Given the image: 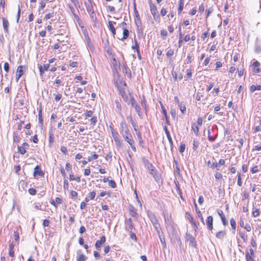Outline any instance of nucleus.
I'll use <instances>...</instances> for the list:
<instances>
[{
  "mask_svg": "<svg viewBox=\"0 0 261 261\" xmlns=\"http://www.w3.org/2000/svg\"><path fill=\"white\" fill-rule=\"evenodd\" d=\"M195 207L196 212L198 217L200 218V219L201 221L202 222V223L203 224H204V219L202 217V214H201V212L200 211V210H199V208H198L197 204L195 203Z\"/></svg>",
  "mask_w": 261,
  "mask_h": 261,
  "instance_id": "16",
  "label": "nucleus"
},
{
  "mask_svg": "<svg viewBox=\"0 0 261 261\" xmlns=\"http://www.w3.org/2000/svg\"><path fill=\"white\" fill-rule=\"evenodd\" d=\"M192 129H193L194 134L197 136H198V133H199V128L196 125V124L194 123L192 124Z\"/></svg>",
  "mask_w": 261,
  "mask_h": 261,
  "instance_id": "26",
  "label": "nucleus"
},
{
  "mask_svg": "<svg viewBox=\"0 0 261 261\" xmlns=\"http://www.w3.org/2000/svg\"><path fill=\"white\" fill-rule=\"evenodd\" d=\"M106 241V238L105 236L100 237V240H97L95 244V247L97 250H100L101 246Z\"/></svg>",
  "mask_w": 261,
  "mask_h": 261,
  "instance_id": "9",
  "label": "nucleus"
},
{
  "mask_svg": "<svg viewBox=\"0 0 261 261\" xmlns=\"http://www.w3.org/2000/svg\"><path fill=\"white\" fill-rule=\"evenodd\" d=\"M193 59V56L191 54H188V56H187V58L186 60V63L187 64H189L191 62H192V60Z\"/></svg>",
  "mask_w": 261,
  "mask_h": 261,
  "instance_id": "47",
  "label": "nucleus"
},
{
  "mask_svg": "<svg viewBox=\"0 0 261 261\" xmlns=\"http://www.w3.org/2000/svg\"><path fill=\"white\" fill-rule=\"evenodd\" d=\"M160 103L161 105V108L162 110L163 113L165 117L166 120H167V119H168L167 112L165 108L163 106V103L161 102H160Z\"/></svg>",
  "mask_w": 261,
  "mask_h": 261,
  "instance_id": "29",
  "label": "nucleus"
},
{
  "mask_svg": "<svg viewBox=\"0 0 261 261\" xmlns=\"http://www.w3.org/2000/svg\"><path fill=\"white\" fill-rule=\"evenodd\" d=\"M136 135H137V137L138 138L139 143L140 144L143 143V139H142V135H141V132H137Z\"/></svg>",
  "mask_w": 261,
  "mask_h": 261,
  "instance_id": "41",
  "label": "nucleus"
},
{
  "mask_svg": "<svg viewBox=\"0 0 261 261\" xmlns=\"http://www.w3.org/2000/svg\"><path fill=\"white\" fill-rule=\"evenodd\" d=\"M85 40L87 43V46L90 49H92L94 48L93 44L92 43L88 35L85 36Z\"/></svg>",
  "mask_w": 261,
  "mask_h": 261,
  "instance_id": "17",
  "label": "nucleus"
},
{
  "mask_svg": "<svg viewBox=\"0 0 261 261\" xmlns=\"http://www.w3.org/2000/svg\"><path fill=\"white\" fill-rule=\"evenodd\" d=\"M186 72H187V76L188 78H190L192 76V70L191 69H187L186 70Z\"/></svg>",
  "mask_w": 261,
  "mask_h": 261,
  "instance_id": "61",
  "label": "nucleus"
},
{
  "mask_svg": "<svg viewBox=\"0 0 261 261\" xmlns=\"http://www.w3.org/2000/svg\"><path fill=\"white\" fill-rule=\"evenodd\" d=\"M4 69L7 73L8 72L9 70V64H8V63H7V62L5 63L4 65Z\"/></svg>",
  "mask_w": 261,
  "mask_h": 261,
  "instance_id": "55",
  "label": "nucleus"
},
{
  "mask_svg": "<svg viewBox=\"0 0 261 261\" xmlns=\"http://www.w3.org/2000/svg\"><path fill=\"white\" fill-rule=\"evenodd\" d=\"M115 103H116V108L118 110V112L121 113L122 109H121V105L120 103L118 101V100H116L115 101Z\"/></svg>",
  "mask_w": 261,
  "mask_h": 261,
  "instance_id": "42",
  "label": "nucleus"
},
{
  "mask_svg": "<svg viewBox=\"0 0 261 261\" xmlns=\"http://www.w3.org/2000/svg\"><path fill=\"white\" fill-rule=\"evenodd\" d=\"M141 105L145 110V113L147 114V106H146V100H145L144 97L143 98V99L141 101Z\"/></svg>",
  "mask_w": 261,
  "mask_h": 261,
  "instance_id": "44",
  "label": "nucleus"
},
{
  "mask_svg": "<svg viewBox=\"0 0 261 261\" xmlns=\"http://www.w3.org/2000/svg\"><path fill=\"white\" fill-rule=\"evenodd\" d=\"M237 184L239 186H242V181L241 179V173L239 172H238V181Z\"/></svg>",
  "mask_w": 261,
  "mask_h": 261,
  "instance_id": "38",
  "label": "nucleus"
},
{
  "mask_svg": "<svg viewBox=\"0 0 261 261\" xmlns=\"http://www.w3.org/2000/svg\"><path fill=\"white\" fill-rule=\"evenodd\" d=\"M54 142V135L52 131L49 132V145L51 146Z\"/></svg>",
  "mask_w": 261,
  "mask_h": 261,
  "instance_id": "23",
  "label": "nucleus"
},
{
  "mask_svg": "<svg viewBox=\"0 0 261 261\" xmlns=\"http://www.w3.org/2000/svg\"><path fill=\"white\" fill-rule=\"evenodd\" d=\"M149 171L150 174L153 176L154 180L159 183L161 181V175L152 164L146 168Z\"/></svg>",
  "mask_w": 261,
  "mask_h": 261,
  "instance_id": "2",
  "label": "nucleus"
},
{
  "mask_svg": "<svg viewBox=\"0 0 261 261\" xmlns=\"http://www.w3.org/2000/svg\"><path fill=\"white\" fill-rule=\"evenodd\" d=\"M256 90H258V91L261 90V86L260 85H252L250 86V91L251 93H253Z\"/></svg>",
  "mask_w": 261,
  "mask_h": 261,
  "instance_id": "21",
  "label": "nucleus"
},
{
  "mask_svg": "<svg viewBox=\"0 0 261 261\" xmlns=\"http://www.w3.org/2000/svg\"><path fill=\"white\" fill-rule=\"evenodd\" d=\"M108 23H109L108 28H109L110 31L115 29V28L113 25V23H115V22H113V21H109Z\"/></svg>",
  "mask_w": 261,
  "mask_h": 261,
  "instance_id": "53",
  "label": "nucleus"
},
{
  "mask_svg": "<svg viewBox=\"0 0 261 261\" xmlns=\"http://www.w3.org/2000/svg\"><path fill=\"white\" fill-rule=\"evenodd\" d=\"M252 191L256 194V196L255 197V199H260V195L258 192H260L259 185H254L252 188Z\"/></svg>",
  "mask_w": 261,
  "mask_h": 261,
  "instance_id": "15",
  "label": "nucleus"
},
{
  "mask_svg": "<svg viewBox=\"0 0 261 261\" xmlns=\"http://www.w3.org/2000/svg\"><path fill=\"white\" fill-rule=\"evenodd\" d=\"M135 23L138 28L141 26V20L138 16V15H136V17L135 19Z\"/></svg>",
  "mask_w": 261,
  "mask_h": 261,
  "instance_id": "35",
  "label": "nucleus"
},
{
  "mask_svg": "<svg viewBox=\"0 0 261 261\" xmlns=\"http://www.w3.org/2000/svg\"><path fill=\"white\" fill-rule=\"evenodd\" d=\"M147 216L149 217L152 224L153 225L154 229L158 232V234H160V231L161 230V227L159 221L156 218L155 215L152 212L148 211L147 212Z\"/></svg>",
  "mask_w": 261,
  "mask_h": 261,
  "instance_id": "1",
  "label": "nucleus"
},
{
  "mask_svg": "<svg viewBox=\"0 0 261 261\" xmlns=\"http://www.w3.org/2000/svg\"><path fill=\"white\" fill-rule=\"evenodd\" d=\"M225 231H220L216 233V236L217 238L222 239L225 237Z\"/></svg>",
  "mask_w": 261,
  "mask_h": 261,
  "instance_id": "27",
  "label": "nucleus"
},
{
  "mask_svg": "<svg viewBox=\"0 0 261 261\" xmlns=\"http://www.w3.org/2000/svg\"><path fill=\"white\" fill-rule=\"evenodd\" d=\"M218 214L220 216L221 220L224 225H226L227 223V221L225 219V216L222 211L220 210L218 212Z\"/></svg>",
  "mask_w": 261,
  "mask_h": 261,
  "instance_id": "20",
  "label": "nucleus"
},
{
  "mask_svg": "<svg viewBox=\"0 0 261 261\" xmlns=\"http://www.w3.org/2000/svg\"><path fill=\"white\" fill-rule=\"evenodd\" d=\"M129 213L130 215L134 218H137L138 216V214L135 211V210L133 206L129 207Z\"/></svg>",
  "mask_w": 261,
  "mask_h": 261,
  "instance_id": "25",
  "label": "nucleus"
},
{
  "mask_svg": "<svg viewBox=\"0 0 261 261\" xmlns=\"http://www.w3.org/2000/svg\"><path fill=\"white\" fill-rule=\"evenodd\" d=\"M239 235L240 237L244 240V242L246 241V240H247V237L246 235H245L244 232H240Z\"/></svg>",
  "mask_w": 261,
  "mask_h": 261,
  "instance_id": "48",
  "label": "nucleus"
},
{
  "mask_svg": "<svg viewBox=\"0 0 261 261\" xmlns=\"http://www.w3.org/2000/svg\"><path fill=\"white\" fill-rule=\"evenodd\" d=\"M149 4L150 6V10L151 13L154 19L156 20L157 18H159L157 8L154 4L152 3L151 0L149 1Z\"/></svg>",
  "mask_w": 261,
  "mask_h": 261,
  "instance_id": "5",
  "label": "nucleus"
},
{
  "mask_svg": "<svg viewBox=\"0 0 261 261\" xmlns=\"http://www.w3.org/2000/svg\"><path fill=\"white\" fill-rule=\"evenodd\" d=\"M112 134L113 137L115 142L116 143V144L118 145L120 144V141L117 137V136L118 135V134L117 133L114 132L113 129H112Z\"/></svg>",
  "mask_w": 261,
  "mask_h": 261,
  "instance_id": "22",
  "label": "nucleus"
},
{
  "mask_svg": "<svg viewBox=\"0 0 261 261\" xmlns=\"http://www.w3.org/2000/svg\"><path fill=\"white\" fill-rule=\"evenodd\" d=\"M129 36V31L126 28H123V37L122 38L120 39L121 40H123L124 39H126Z\"/></svg>",
  "mask_w": 261,
  "mask_h": 261,
  "instance_id": "24",
  "label": "nucleus"
},
{
  "mask_svg": "<svg viewBox=\"0 0 261 261\" xmlns=\"http://www.w3.org/2000/svg\"><path fill=\"white\" fill-rule=\"evenodd\" d=\"M123 72L125 73L128 77H131V73L129 70V69L127 68L126 64H123L122 66Z\"/></svg>",
  "mask_w": 261,
  "mask_h": 261,
  "instance_id": "18",
  "label": "nucleus"
},
{
  "mask_svg": "<svg viewBox=\"0 0 261 261\" xmlns=\"http://www.w3.org/2000/svg\"><path fill=\"white\" fill-rule=\"evenodd\" d=\"M129 128L125 120L123 119L120 123V133L121 135L129 132Z\"/></svg>",
  "mask_w": 261,
  "mask_h": 261,
  "instance_id": "6",
  "label": "nucleus"
},
{
  "mask_svg": "<svg viewBox=\"0 0 261 261\" xmlns=\"http://www.w3.org/2000/svg\"><path fill=\"white\" fill-rule=\"evenodd\" d=\"M87 257L84 254H81L77 257V261H86Z\"/></svg>",
  "mask_w": 261,
  "mask_h": 261,
  "instance_id": "39",
  "label": "nucleus"
},
{
  "mask_svg": "<svg viewBox=\"0 0 261 261\" xmlns=\"http://www.w3.org/2000/svg\"><path fill=\"white\" fill-rule=\"evenodd\" d=\"M3 20V25L4 27V31L6 33H8V26H9V22L8 20L5 17L2 18Z\"/></svg>",
  "mask_w": 261,
  "mask_h": 261,
  "instance_id": "14",
  "label": "nucleus"
},
{
  "mask_svg": "<svg viewBox=\"0 0 261 261\" xmlns=\"http://www.w3.org/2000/svg\"><path fill=\"white\" fill-rule=\"evenodd\" d=\"M54 13H49L47 14L44 17V19L47 20L53 17Z\"/></svg>",
  "mask_w": 261,
  "mask_h": 261,
  "instance_id": "56",
  "label": "nucleus"
},
{
  "mask_svg": "<svg viewBox=\"0 0 261 261\" xmlns=\"http://www.w3.org/2000/svg\"><path fill=\"white\" fill-rule=\"evenodd\" d=\"M124 140L126 141L128 144L134 142L133 136L132 134L130 133V132H126L122 135H121Z\"/></svg>",
  "mask_w": 261,
  "mask_h": 261,
  "instance_id": "10",
  "label": "nucleus"
},
{
  "mask_svg": "<svg viewBox=\"0 0 261 261\" xmlns=\"http://www.w3.org/2000/svg\"><path fill=\"white\" fill-rule=\"evenodd\" d=\"M178 14L179 15L183 10L184 7V0H179L178 2Z\"/></svg>",
  "mask_w": 261,
  "mask_h": 261,
  "instance_id": "19",
  "label": "nucleus"
},
{
  "mask_svg": "<svg viewBox=\"0 0 261 261\" xmlns=\"http://www.w3.org/2000/svg\"><path fill=\"white\" fill-rule=\"evenodd\" d=\"M174 54V50L172 49H170L169 50H168L167 54H166V55L167 57H171L172 56H173Z\"/></svg>",
  "mask_w": 261,
  "mask_h": 261,
  "instance_id": "60",
  "label": "nucleus"
},
{
  "mask_svg": "<svg viewBox=\"0 0 261 261\" xmlns=\"http://www.w3.org/2000/svg\"><path fill=\"white\" fill-rule=\"evenodd\" d=\"M38 119H39V122L42 123L43 122V119H42V116L41 109H40L39 112Z\"/></svg>",
  "mask_w": 261,
  "mask_h": 261,
  "instance_id": "58",
  "label": "nucleus"
},
{
  "mask_svg": "<svg viewBox=\"0 0 261 261\" xmlns=\"http://www.w3.org/2000/svg\"><path fill=\"white\" fill-rule=\"evenodd\" d=\"M85 5L87 12L91 15V17L93 18V15L94 13L93 8V2H85Z\"/></svg>",
  "mask_w": 261,
  "mask_h": 261,
  "instance_id": "7",
  "label": "nucleus"
},
{
  "mask_svg": "<svg viewBox=\"0 0 261 261\" xmlns=\"http://www.w3.org/2000/svg\"><path fill=\"white\" fill-rule=\"evenodd\" d=\"M86 117H90L93 115V112L92 111H87V112L85 114Z\"/></svg>",
  "mask_w": 261,
  "mask_h": 261,
  "instance_id": "62",
  "label": "nucleus"
},
{
  "mask_svg": "<svg viewBox=\"0 0 261 261\" xmlns=\"http://www.w3.org/2000/svg\"><path fill=\"white\" fill-rule=\"evenodd\" d=\"M185 147H186V145L184 143H181L180 144L179 149V151L180 153H182L184 152V151L185 150Z\"/></svg>",
  "mask_w": 261,
  "mask_h": 261,
  "instance_id": "52",
  "label": "nucleus"
},
{
  "mask_svg": "<svg viewBox=\"0 0 261 261\" xmlns=\"http://www.w3.org/2000/svg\"><path fill=\"white\" fill-rule=\"evenodd\" d=\"M67 7L71 12L72 15L75 13V10L73 6H71L70 4H68Z\"/></svg>",
  "mask_w": 261,
  "mask_h": 261,
  "instance_id": "59",
  "label": "nucleus"
},
{
  "mask_svg": "<svg viewBox=\"0 0 261 261\" xmlns=\"http://www.w3.org/2000/svg\"><path fill=\"white\" fill-rule=\"evenodd\" d=\"M61 151L64 154H66L67 153V148L64 146H61Z\"/></svg>",
  "mask_w": 261,
  "mask_h": 261,
  "instance_id": "63",
  "label": "nucleus"
},
{
  "mask_svg": "<svg viewBox=\"0 0 261 261\" xmlns=\"http://www.w3.org/2000/svg\"><path fill=\"white\" fill-rule=\"evenodd\" d=\"M90 121H91V124H93V125H95V123L97 122V117L96 116H94V117H92L91 119H90Z\"/></svg>",
  "mask_w": 261,
  "mask_h": 261,
  "instance_id": "57",
  "label": "nucleus"
},
{
  "mask_svg": "<svg viewBox=\"0 0 261 261\" xmlns=\"http://www.w3.org/2000/svg\"><path fill=\"white\" fill-rule=\"evenodd\" d=\"M179 108V109L181 111V112L184 114L185 113L186 111V106L182 103H180L179 105L178 106Z\"/></svg>",
  "mask_w": 261,
  "mask_h": 261,
  "instance_id": "36",
  "label": "nucleus"
},
{
  "mask_svg": "<svg viewBox=\"0 0 261 261\" xmlns=\"http://www.w3.org/2000/svg\"><path fill=\"white\" fill-rule=\"evenodd\" d=\"M179 41H178V46H179V47H180L181 46V44H182V37H183V34L181 31V29L179 28Z\"/></svg>",
  "mask_w": 261,
  "mask_h": 261,
  "instance_id": "32",
  "label": "nucleus"
},
{
  "mask_svg": "<svg viewBox=\"0 0 261 261\" xmlns=\"http://www.w3.org/2000/svg\"><path fill=\"white\" fill-rule=\"evenodd\" d=\"M23 74V66H19L17 69L16 74V80L17 82L19 80V79L21 77V76Z\"/></svg>",
  "mask_w": 261,
  "mask_h": 261,
  "instance_id": "11",
  "label": "nucleus"
},
{
  "mask_svg": "<svg viewBox=\"0 0 261 261\" xmlns=\"http://www.w3.org/2000/svg\"><path fill=\"white\" fill-rule=\"evenodd\" d=\"M243 143V139H239L236 141V145L238 146V147L240 148H241L242 147Z\"/></svg>",
  "mask_w": 261,
  "mask_h": 261,
  "instance_id": "30",
  "label": "nucleus"
},
{
  "mask_svg": "<svg viewBox=\"0 0 261 261\" xmlns=\"http://www.w3.org/2000/svg\"><path fill=\"white\" fill-rule=\"evenodd\" d=\"M142 161L146 168H147L148 166L152 164L147 159L144 157L142 158Z\"/></svg>",
  "mask_w": 261,
  "mask_h": 261,
  "instance_id": "33",
  "label": "nucleus"
},
{
  "mask_svg": "<svg viewBox=\"0 0 261 261\" xmlns=\"http://www.w3.org/2000/svg\"><path fill=\"white\" fill-rule=\"evenodd\" d=\"M186 242L189 243V246L196 248L197 247V243L195 239L189 233L186 232L185 236Z\"/></svg>",
  "mask_w": 261,
  "mask_h": 261,
  "instance_id": "4",
  "label": "nucleus"
},
{
  "mask_svg": "<svg viewBox=\"0 0 261 261\" xmlns=\"http://www.w3.org/2000/svg\"><path fill=\"white\" fill-rule=\"evenodd\" d=\"M135 44L134 46H132V49H136L138 54H139V45L137 42V41L135 39Z\"/></svg>",
  "mask_w": 261,
  "mask_h": 261,
  "instance_id": "37",
  "label": "nucleus"
},
{
  "mask_svg": "<svg viewBox=\"0 0 261 261\" xmlns=\"http://www.w3.org/2000/svg\"><path fill=\"white\" fill-rule=\"evenodd\" d=\"M192 225L194 228L195 235L196 236L198 233V226L195 221H192Z\"/></svg>",
  "mask_w": 261,
  "mask_h": 261,
  "instance_id": "43",
  "label": "nucleus"
},
{
  "mask_svg": "<svg viewBox=\"0 0 261 261\" xmlns=\"http://www.w3.org/2000/svg\"><path fill=\"white\" fill-rule=\"evenodd\" d=\"M37 175L43 176L44 175L43 172L40 169L39 165H37L34 168V176L36 177Z\"/></svg>",
  "mask_w": 261,
  "mask_h": 261,
  "instance_id": "12",
  "label": "nucleus"
},
{
  "mask_svg": "<svg viewBox=\"0 0 261 261\" xmlns=\"http://www.w3.org/2000/svg\"><path fill=\"white\" fill-rule=\"evenodd\" d=\"M125 223L129 226V228L130 229H133L134 228V226L133 224L132 221L130 218L126 219L125 221Z\"/></svg>",
  "mask_w": 261,
  "mask_h": 261,
  "instance_id": "31",
  "label": "nucleus"
},
{
  "mask_svg": "<svg viewBox=\"0 0 261 261\" xmlns=\"http://www.w3.org/2000/svg\"><path fill=\"white\" fill-rule=\"evenodd\" d=\"M109 185L113 188L116 187V184L115 181L113 180H110L109 181Z\"/></svg>",
  "mask_w": 261,
  "mask_h": 261,
  "instance_id": "51",
  "label": "nucleus"
},
{
  "mask_svg": "<svg viewBox=\"0 0 261 261\" xmlns=\"http://www.w3.org/2000/svg\"><path fill=\"white\" fill-rule=\"evenodd\" d=\"M260 214V211L259 208L253 207L252 211V215L253 217H256L258 216Z\"/></svg>",
  "mask_w": 261,
  "mask_h": 261,
  "instance_id": "34",
  "label": "nucleus"
},
{
  "mask_svg": "<svg viewBox=\"0 0 261 261\" xmlns=\"http://www.w3.org/2000/svg\"><path fill=\"white\" fill-rule=\"evenodd\" d=\"M260 66V63L258 62L257 61H254L251 64V68H259V66Z\"/></svg>",
  "mask_w": 261,
  "mask_h": 261,
  "instance_id": "40",
  "label": "nucleus"
},
{
  "mask_svg": "<svg viewBox=\"0 0 261 261\" xmlns=\"http://www.w3.org/2000/svg\"><path fill=\"white\" fill-rule=\"evenodd\" d=\"M252 72L253 74H256L259 73L260 71L259 68H251Z\"/></svg>",
  "mask_w": 261,
  "mask_h": 261,
  "instance_id": "50",
  "label": "nucleus"
},
{
  "mask_svg": "<svg viewBox=\"0 0 261 261\" xmlns=\"http://www.w3.org/2000/svg\"><path fill=\"white\" fill-rule=\"evenodd\" d=\"M18 149L19 152L22 154H24L26 152V150L23 147L18 146Z\"/></svg>",
  "mask_w": 261,
  "mask_h": 261,
  "instance_id": "49",
  "label": "nucleus"
},
{
  "mask_svg": "<svg viewBox=\"0 0 261 261\" xmlns=\"http://www.w3.org/2000/svg\"><path fill=\"white\" fill-rule=\"evenodd\" d=\"M130 103L131 104L132 106L135 108L136 112L137 113L139 118L140 119H142L143 114L141 112V109L133 96H130Z\"/></svg>",
  "mask_w": 261,
  "mask_h": 261,
  "instance_id": "3",
  "label": "nucleus"
},
{
  "mask_svg": "<svg viewBox=\"0 0 261 261\" xmlns=\"http://www.w3.org/2000/svg\"><path fill=\"white\" fill-rule=\"evenodd\" d=\"M246 257L247 261H254L251 256L249 255V252L246 253Z\"/></svg>",
  "mask_w": 261,
  "mask_h": 261,
  "instance_id": "64",
  "label": "nucleus"
},
{
  "mask_svg": "<svg viewBox=\"0 0 261 261\" xmlns=\"http://www.w3.org/2000/svg\"><path fill=\"white\" fill-rule=\"evenodd\" d=\"M213 218L212 216H210L206 219V225L208 229L212 230L213 228Z\"/></svg>",
  "mask_w": 261,
  "mask_h": 261,
  "instance_id": "13",
  "label": "nucleus"
},
{
  "mask_svg": "<svg viewBox=\"0 0 261 261\" xmlns=\"http://www.w3.org/2000/svg\"><path fill=\"white\" fill-rule=\"evenodd\" d=\"M119 93L124 100L127 103L129 104L130 98V96H132L130 94H129V95H127L123 89H119Z\"/></svg>",
  "mask_w": 261,
  "mask_h": 261,
  "instance_id": "8",
  "label": "nucleus"
},
{
  "mask_svg": "<svg viewBox=\"0 0 261 261\" xmlns=\"http://www.w3.org/2000/svg\"><path fill=\"white\" fill-rule=\"evenodd\" d=\"M199 145V141L197 140V139H194L193 140V150L196 151Z\"/></svg>",
  "mask_w": 261,
  "mask_h": 261,
  "instance_id": "28",
  "label": "nucleus"
},
{
  "mask_svg": "<svg viewBox=\"0 0 261 261\" xmlns=\"http://www.w3.org/2000/svg\"><path fill=\"white\" fill-rule=\"evenodd\" d=\"M30 194L35 195L36 193V190L34 188H30L28 190Z\"/></svg>",
  "mask_w": 261,
  "mask_h": 261,
  "instance_id": "54",
  "label": "nucleus"
},
{
  "mask_svg": "<svg viewBox=\"0 0 261 261\" xmlns=\"http://www.w3.org/2000/svg\"><path fill=\"white\" fill-rule=\"evenodd\" d=\"M230 222L232 229L235 230L236 227V223L234 219L233 218H231L230 220Z\"/></svg>",
  "mask_w": 261,
  "mask_h": 261,
  "instance_id": "45",
  "label": "nucleus"
},
{
  "mask_svg": "<svg viewBox=\"0 0 261 261\" xmlns=\"http://www.w3.org/2000/svg\"><path fill=\"white\" fill-rule=\"evenodd\" d=\"M166 136L171 145H173V141L169 132H166Z\"/></svg>",
  "mask_w": 261,
  "mask_h": 261,
  "instance_id": "46",
  "label": "nucleus"
}]
</instances>
